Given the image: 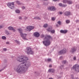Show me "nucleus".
Wrapping results in <instances>:
<instances>
[{
  "instance_id": "nucleus-34",
  "label": "nucleus",
  "mask_w": 79,
  "mask_h": 79,
  "mask_svg": "<svg viewBox=\"0 0 79 79\" xmlns=\"http://www.w3.org/2000/svg\"><path fill=\"white\" fill-rule=\"evenodd\" d=\"M12 31H14V32H15V31H16V30L15 28H14L13 27Z\"/></svg>"
},
{
  "instance_id": "nucleus-52",
  "label": "nucleus",
  "mask_w": 79,
  "mask_h": 79,
  "mask_svg": "<svg viewBox=\"0 0 79 79\" xmlns=\"http://www.w3.org/2000/svg\"><path fill=\"white\" fill-rule=\"evenodd\" d=\"M56 27H58V26H59L58 25V24H56Z\"/></svg>"
},
{
  "instance_id": "nucleus-16",
  "label": "nucleus",
  "mask_w": 79,
  "mask_h": 79,
  "mask_svg": "<svg viewBox=\"0 0 79 79\" xmlns=\"http://www.w3.org/2000/svg\"><path fill=\"white\" fill-rule=\"evenodd\" d=\"M52 29H53V28L52 27H51L47 29V31H52Z\"/></svg>"
},
{
  "instance_id": "nucleus-8",
  "label": "nucleus",
  "mask_w": 79,
  "mask_h": 79,
  "mask_svg": "<svg viewBox=\"0 0 79 79\" xmlns=\"http://www.w3.org/2000/svg\"><path fill=\"white\" fill-rule=\"evenodd\" d=\"M34 27L33 26H28L27 27V29H28L30 31H31L32 29H34Z\"/></svg>"
},
{
  "instance_id": "nucleus-31",
  "label": "nucleus",
  "mask_w": 79,
  "mask_h": 79,
  "mask_svg": "<svg viewBox=\"0 0 79 79\" xmlns=\"http://www.w3.org/2000/svg\"><path fill=\"white\" fill-rule=\"evenodd\" d=\"M5 32L6 34H7V35H8V34H10L9 32L7 30H6L5 31Z\"/></svg>"
},
{
  "instance_id": "nucleus-33",
  "label": "nucleus",
  "mask_w": 79,
  "mask_h": 79,
  "mask_svg": "<svg viewBox=\"0 0 79 79\" xmlns=\"http://www.w3.org/2000/svg\"><path fill=\"white\" fill-rule=\"evenodd\" d=\"M66 60L63 61L62 62V63L63 64H66Z\"/></svg>"
},
{
  "instance_id": "nucleus-46",
  "label": "nucleus",
  "mask_w": 79,
  "mask_h": 79,
  "mask_svg": "<svg viewBox=\"0 0 79 79\" xmlns=\"http://www.w3.org/2000/svg\"><path fill=\"white\" fill-rule=\"evenodd\" d=\"M6 44H10V43H9V42H6Z\"/></svg>"
},
{
  "instance_id": "nucleus-7",
  "label": "nucleus",
  "mask_w": 79,
  "mask_h": 79,
  "mask_svg": "<svg viewBox=\"0 0 79 79\" xmlns=\"http://www.w3.org/2000/svg\"><path fill=\"white\" fill-rule=\"evenodd\" d=\"M66 52V49H64L63 50L59 52V55H61V54H64Z\"/></svg>"
},
{
  "instance_id": "nucleus-45",
  "label": "nucleus",
  "mask_w": 79,
  "mask_h": 79,
  "mask_svg": "<svg viewBox=\"0 0 79 79\" xmlns=\"http://www.w3.org/2000/svg\"><path fill=\"white\" fill-rule=\"evenodd\" d=\"M72 79H74V76H73V75H72Z\"/></svg>"
},
{
  "instance_id": "nucleus-36",
  "label": "nucleus",
  "mask_w": 79,
  "mask_h": 79,
  "mask_svg": "<svg viewBox=\"0 0 79 79\" xmlns=\"http://www.w3.org/2000/svg\"><path fill=\"white\" fill-rule=\"evenodd\" d=\"M3 51H4L5 52H6L7 50V49L6 48H4L3 49Z\"/></svg>"
},
{
  "instance_id": "nucleus-11",
  "label": "nucleus",
  "mask_w": 79,
  "mask_h": 79,
  "mask_svg": "<svg viewBox=\"0 0 79 79\" xmlns=\"http://www.w3.org/2000/svg\"><path fill=\"white\" fill-rule=\"evenodd\" d=\"M34 35L35 37H39L40 36V34L38 32H35L34 33Z\"/></svg>"
},
{
  "instance_id": "nucleus-26",
  "label": "nucleus",
  "mask_w": 79,
  "mask_h": 79,
  "mask_svg": "<svg viewBox=\"0 0 79 79\" xmlns=\"http://www.w3.org/2000/svg\"><path fill=\"white\" fill-rule=\"evenodd\" d=\"M2 39H3V40H6V38L5 36H2Z\"/></svg>"
},
{
  "instance_id": "nucleus-35",
  "label": "nucleus",
  "mask_w": 79,
  "mask_h": 79,
  "mask_svg": "<svg viewBox=\"0 0 79 79\" xmlns=\"http://www.w3.org/2000/svg\"><path fill=\"white\" fill-rule=\"evenodd\" d=\"M52 21H55V17H52Z\"/></svg>"
},
{
  "instance_id": "nucleus-42",
  "label": "nucleus",
  "mask_w": 79,
  "mask_h": 79,
  "mask_svg": "<svg viewBox=\"0 0 79 79\" xmlns=\"http://www.w3.org/2000/svg\"><path fill=\"white\" fill-rule=\"evenodd\" d=\"M59 14H60V15H62L63 14V12H59Z\"/></svg>"
},
{
  "instance_id": "nucleus-18",
  "label": "nucleus",
  "mask_w": 79,
  "mask_h": 79,
  "mask_svg": "<svg viewBox=\"0 0 79 79\" xmlns=\"http://www.w3.org/2000/svg\"><path fill=\"white\" fill-rule=\"evenodd\" d=\"M23 61H27L28 60V58L26 57H23Z\"/></svg>"
},
{
  "instance_id": "nucleus-40",
  "label": "nucleus",
  "mask_w": 79,
  "mask_h": 79,
  "mask_svg": "<svg viewBox=\"0 0 79 79\" xmlns=\"http://www.w3.org/2000/svg\"><path fill=\"white\" fill-rule=\"evenodd\" d=\"M73 59L74 60H76V57H74Z\"/></svg>"
},
{
  "instance_id": "nucleus-22",
  "label": "nucleus",
  "mask_w": 79,
  "mask_h": 79,
  "mask_svg": "<svg viewBox=\"0 0 79 79\" xmlns=\"http://www.w3.org/2000/svg\"><path fill=\"white\" fill-rule=\"evenodd\" d=\"M6 66H7V65H6V66L4 67V68H3L2 69H1V70H0V72L2 71L4 69H5V68H6Z\"/></svg>"
},
{
  "instance_id": "nucleus-13",
  "label": "nucleus",
  "mask_w": 79,
  "mask_h": 79,
  "mask_svg": "<svg viewBox=\"0 0 79 79\" xmlns=\"http://www.w3.org/2000/svg\"><path fill=\"white\" fill-rule=\"evenodd\" d=\"M60 32L62 34H66L68 32V30H61L60 31Z\"/></svg>"
},
{
  "instance_id": "nucleus-53",
  "label": "nucleus",
  "mask_w": 79,
  "mask_h": 79,
  "mask_svg": "<svg viewBox=\"0 0 79 79\" xmlns=\"http://www.w3.org/2000/svg\"><path fill=\"white\" fill-rule=\"evenodd\" d=\"M49 79H53V78H49Z\"/></svg>"
},
{
  "instance_id": "nucleus-38",
  "label": "nucleus",
  "mask_w": 79,
  "mask_h": 79,
  "mask_svg": "<svg viewBox=\"0 0 79 79\" xmlns=\"http://www.w3.org/2000/svg\"><path fill=\"white\" fill-rule=\"evenodd\" d=\"M51 59H48L47 60L48 61H51Z\"/></svg>"
},
{
  "instance_id": "nucleus-20",
  "label": "nucleus",
  "mask_w": 79,
  "mask_h": 79,
  "mask_svg": "<svg viewBox=\"0 0 79 79\" xmlns=\"http://www.w3.org/2000/svg\"><path fill=\"white\" fill-rule=\"evenodd\" d=\"M15 13L19 14V13H20V11H19V10H15Z\"/></svg>"
},
{
  "instance_id": "nucleus-19",
  "label": "nucleus",
  "mask_w": 79,
  "mask_h": 79,
  "mask_svg": "<svg viewBox=\"0 0 79 79\" xmlns=\"http://www.w3.org/2000/svg\"><path fill=\"white\" fill-rule=\"evenodd\" d=\"M34 19H40V20L41 19L40 18V17H35L34 18Z\"/></svg>"
},
{
  "instance_id": "nucleus-6",
  "label": "nucleus",
  "mask_w": 79,
  "mask_h": 79,
  "mask_svg": "<svg viewBox=\"0 0 79 79\" xmlns=\"http://www.w3.org/2000/svg\"><path fill=\"white\" fill-rule=\"evenodd\" d=\"M17 60L19 62H23L24 61L23 57L19 56L17 58Z\"/></svg>"
},
{
  "instance_id": "nucleus-28",
  "label": "nucleus",
  "mask_w": 79,
  "mask_h": 79,
  "mask_svg": "<svg viewBox=\"0 0 79 79\" xmlns=\"http://www.w3.org/2000/svg\"><path fill=\"white\" fill-rule=\"evenodd\" d=\"M67 6L66 4H62V7H66Z\"/></svg>"
},
{
  "instance_id": "nucleus-37",
  "label": "nucleus",
  "mask_w": 79,
  "mask_h": 79,
  "mask_svg": "<svg viewBox=\"0 0 79 79\" xmlns=\"http://www.w3.org/2000/svg\"><path fill=\"white\" fill-rule=\"evenodd\" d=\"M62 3H60L59 4V5L60 6H62Z\"/></svg>"
},
{
  "instance_id": "nucleus-49",
  "label": "nucleus",
  "mask_w": 79,
  "mask_h": 79,
  "mask_svg": "<svg viewBox=\"0 0 79 79\" xmlns=\"http://www.w3.org/2000/svg\"><path fill=\"white\" fill-rule=\"evenodd\" d=\"M53 1H58V0H52Z\"/></svg>"
},
{
  "instance_id": "nucleus-4",
  "label": "nucleus",
  "mask_w": 79,
  "mask_h": 79,
  "mask_svg": "<svg viewBox=\"0 0 79 79\" xmlns=\"http://www.w3.org/2000/svg\"><path fill=\"white\" fill-rule=\"evenodd\" d=\"M7 6L10 9H14V8H15V4L13 2L8 3L7 4Z\"/></svg>"
},
{
  "instance_id": "nucleus-23",
  "label": "nucleus",
  "mask_w": 79,
  "mask_h": 79,
  "mask_svg": "<svg viewBox=\"0 0 79 79\" xmlns=\"http://www.w3.org/2000/svg\"><path fill=\"white\" fill-rule=\"evenodd\" d=\"M65 22L67 24H69V23H70V20H66Z\"/></svg>"
},
{
  "instance_id": "nucleus-30",
  "label": "nucleus",
  "mask_w": 79,
  "mask_h": 79,
  "mask_svg": "<svg viewBox=\"0 0 79 79\" xmlns=\"http://www.w3.org/2000/svg\"><path fill=\"white\" fill-rule=\"evenodd\" d=\"M50 32H51V33H52V34H54L55 33V30H51Z\"/></svg>"
},
{
  "instance_id": "nucleus-43",
  "label": "nucleus",
  "mask_w": 79,
  "mask_h": 79,
  "mask_svg": "<svg viewBox=\"0 0 79 79\" xmlns=\"http://www.w3.org/2000/svg\"><path fill=\"white\" fill-rule=\"evenodd\" d=\"M19 19H22V17H20L19 18Z\"/></svg>"
},
{
  "instance_id": "nucleus-44",
  "label": "nucleus",
  "mask_w": 79,
  "mask_h": 79,
  "mask_svg": "<svg viewBox=\"0 0 79 79\" xmlns=\"http://www.w3.org/2000/svg\"><path fill=\"white\" fill-rule=\"evenodd\" d=\"M49 68H52V65H49Z\"/></svg>"
},
{
  "instance_id": "nucleus-2",
  "label": "nucleus",
  "mask_w": 79,
  "mask_h": 79,
  "mask_svg": "<svg viewBox=\"0 0 79 79\" xmlns=\"http://www.w3.org/2000/svg\"><path fill=\"white\" fill-rule=\"evenodd\" d=\"M50 39L51 40H52V36L49 35H46L44 38V40H46L43 41V44L46 46L50 45L51 44V42L50 40Z\"/></svg>"
},
{
  "instance_id": "nucleus-50",
  "label": "nucleus",
  "mask_w": 79,
  "mask_h": 79,
  "mask_svg": "<svg viewBox=\"0 0 79 79\" xmlns=\"http://www.w3.org/2000/svg\"><path fill=\"white\" fill-rule=\"evenodd\" d=\"M42 37H45V35H42Z\"/></svg>"
},
{
  "instance_id": "nucleus-55",
  "label": "nucleus",
  "mask_w": 79,
  "mask_h": 79,
  "mask_svg": "<svg viewBox=\"0 0 79 79\" xmlns=\"http://www.w3.org/2000/svg\"><path fill=\"white\" fill-rule=\"evenodd\" d=\"M78 31H79V28L78 29Z\"/></svg>"
},
{
  "instance_id": "nucleus-41",
  "label": "nucleus",
  "mask_w": 79,
  "mask_h": 79,
  "mask_svg": "<svg viewBox=\"0 0 79 79\" xmlns=\"http://www.w3.org/2000/svg\"><path fill=\"white\" fill-rule=\"evenodd\" d=\"M76 23H79V20H77L76 21Z\"/></svg>"
},
{
  "instance_id": "nucleus-25",
  "label": "nucleus",
  "mask_w": 79,
  "mask_h": 79,
  "mask_svg": "<svg viewBox=\"0 0 79 79\" xmlns=\"http://www.w3.org/2000/svg\"><path fill=\"white\" fill-rule=\"evenodd\" d=\"M15 2L16 3H17V4H18V5H21V2H20L18 1H16Z\"/></svg>"
},
{
  "instance_id": "nucleus-27",
  "label": "nucleus",
  "mask_w": 79,
  "mask_h": 79,
  "mask_svg": "<svg viewBox=\"0 0 79 79\" xmlns=\"http://www.w3.org/2000/svg\"><path fill=\"white\" fill-rule=\"evenodd\" d=\"M48 26V24H44L43 26L44 27L46 28Z\"/></svg>"
},
{
  "instance_id": "nucleus-1",
  "label": "nucleus",
  "mask_w": 79,
  "mask_h": 79,
  "mask_svg": "<svg viewBox=\"0 0 79 79\" xmlns=\"http://www.w3.org/2000/svg\"><path fill=\"white\" fill-rule=\"evenodd\" d=\"M31 66V63L29 61L25 62L17 66L16 69L14 68V70L20 74L26 72L27 69Z\"/></svg>"
},
{
  "instance_id": "nucleus-15",
  "label": "nucleus",
  "mask_w": 79,
  "mask_h": 79,
  "mask_svg": "<svg viewBox=\"0 0 79 79\" xmlns=\"http://www.w3.org/2000/svg\"><path fill=\"white\" fill-rule=\"evenodd\" d=\"M48 72L54 73V72H55V69H50L48 70Z\"/></svg>"
},
{
  "instance_id": "nucleus-51",
  "label": "nucleus",
  "mask_w": 79,
  "mask_h": 79,
  "mask_svg": "<svg viewBox=\"0 0 79 79\" xmlns=\"http://www.w3.org/2000/svg\"><path fill=\"white\" fill-rule=\"evenodd\" d=\"M60 59H62V56H60Z\"/></svg>"
},
{
  "instance_id": "nucleus-54",
  "label": "nucleus",
  "mask_w": 79,
  "mask_h": 79,
  "mask_svg": "<svg viewBox=\"0 0 79 79\" xmlns=\"http://www.w3.org/2000/svg\"><path fill=\"white\" fill-rule=\"evenodd\" d=\"M44 0V1H47L48 0Z\"/></svg>"
},
{
  "instance_id": "nucleus-17",
  "label": "nucleus",
  "mask_w": 79,
  "mask_h": 79,
  "mask_svg": "<svg viewBox=\"0 0 79 79\" xmlns=\"http://www.w3.org/2000/svg\"><path fill=\"white\" fill-rule=\"evenodd\" d=\"M67 3L69 4V5H71V4H72L73 3V2L71 1H68Z\"/></svg>"
},
{
  "instance_id": "nucleus-29",
  "label": "nucleus",
  "mask_w": 79,
  "mask_h": 79,
  "mask_svg": "<svg viewBox=\"0 0 79 79\" xmlns=\"http://www.w3.org/2000/svg\"><path fill=\"white\" fill-rule=\"evenodd\" d=\"M57 24H58L60 26L61 24V22L60 21H59L57 22Z\"/></svg>"
},
{
  "instance_id": "nucleus-3",
  "label": "nucleus",
  "mask_w": 79,
  "mask_h": 79,
  "mask_svg": "<svg viewBox=\"0 0 79 79\" xmlns=\"http://www.w3.org/2000/svg\"><path fill=\"white\" fill-rule=\"evenodd\" d=\"M26 52L27 55H34V52L31 47H27L26 49Z\"/></svg>"
},
{
  "instance_id": "nucleus-21",
  "label": "nucleus",
  "mask_w": 79,
  "mask_h": 79,
  "mask_svg": "<svg viewBox=\"0 0 79 79\" xmlns=\"http://www.w3.org/2000/svg\"><path fill=\"white\" fill-rule=\"evenodd\" d=\"M13 29V27H8V29L9 30H10V31H12V29Z\"/></svg>"
},
{
  "instance_id": "nucleus-5",
  "label": "nucleus",
  "mask_w": 79,
  "mask_h": 79,
  "mask_svg": "<svg viewBox=\"0 0 79 79\" xmlns=\"http://www.w3.org/2000/svg\"><path fill=\"white\" fill-rule=\"evenodd\" d=\"M77 50V48L76 47H72L71 50H70V52L72 53H74L75 52H76Z\"/></svg>"
},
{
  "instance_id": "nucleus-12",
  "label": "nucleus",
  "mask_w": 79,
  "mask_h": 79,
  "mask_svg": "<svg viewBox=\"0 0 79 79\" xmlns=\"http://www.w3.org/2000/svg\"><path fill=\"white\" fill-rule=\"evenodd\" d=\"M20 35L22 37L23 39L25 40V39H26V37L27 36V35L26 34H23V33L22 34H20Z\"/></svg>"
},
{
  "instance_id": "nucleus-10",
  "label": "nucleus",
  "mask_w": 79,
  "mask_h": 79,
  "mask_svg": "<svg viewBox=\"0 0 79 79\" xmlns=\"http://www.w3.org/2000/svg\"><path fill=\"white\" fill-rule=\"evenodd\" d=\"M64 15L65 16H68L71 15V12L69 11H66L64 13Z\"/></svg>"
},
{
  "instance_id": "nucleus-47",
  "label": "nucleus",
  "mask_w": 79,
  "mask_h": 79,
  "mask_svg": "<svg viewBox=\"0 0 79 79\" xmlns=\"http://www.w3.org/2000/svg\"><path fill=\"white\" fill-rule=\"evenodd\" d=\"M22 8H23V9H25V6H23L22 7Z\"/></svg>"
},
{
  "instance_id": "nucleus-9",
  "label": "nucleus",
  "mask_w": 79,
  "mask_h": 79,
  "mask_svg": "<svg viewBox=\"0 0 79 79\" xmlns=\"http://www.w3.org/2000/svg\"><path fill=\"white\" fill-rule=\"evenodd\" d=\"M48 10H51V11H55L56 10V9L55 8V7L54 6H52L51 7H49L48 8Z\"/></svg>"
},
{
  "instance_id": "nucleus-32",
  "label": "nucleus",
  "mask_w": 79,
  "mask_h": 79,
  "mask_svg": "<svg viewBox=\"0 0 79 79\" xmlns=\"http://www.w3.org/2000/svg\"><path fill=\"white\" fill-rule=\"evenodd\" d=\"M15 42H16V43H17L18 44H20L19 42L18 41V40H15Z\"/></svg>"
},
{
  "instance_id": "nucleus-39",
  "label": "nucleus",
  "mask_w": 79,
  "mask_h": 79,
  "mask_svg": "<svg viewBox=\"0 0 79 79\" xmlns=\"http://www.w3.org/2000/svg\"><path fill=\"white\" fill-rule=\"evenodd\" d=\"M3 26L2 25H0V29H2V28H3Z\"/></svg>"
},
{
  "instance_id": "nucleus-48",
  "label": "nucleus",
  "mask_w": 79,
  "mask_h": 79,
  "mask_svg": "<svg viewBox=\"0 0 79 79\" xmlns=\"http://www.w3.org/2000/svg\"><path fill=\"white\" fill-rule=\"evenodd\" d=\"M24 19H27V17L26 16H25L24 17Z\"/></svg>"
},
{
  "instance_id": "nucleus-24",
  "label": "nucleus",
  "mask_w": 79,
  "mask_h": 79,
  "mask_svg": "<svg viewBox=\"0 0 79 79\" xmlns=\"http://www.w3.org/2000/svg\"><path fill=\"white\" fill-rule=\"evenodd\" d=\"M63 2L64 3H68V0H63Z\"/></svg>"
},
{
  "instance_id": "nucleus-14",
  "label": "nucleus",
  "mask_w": 79,
  "mask_h": 79,
  "mask_svg": "<svg viewBox=\"0 0 79 79\" xmlns=\"http://www.w3.org/2000/svg\"><path fill=\"white\" fill-rule=\"evenodd\" d=\"M18 31H19V32L21 34H23V30L21 28L18 29H17Z\"/></svg>"
}]
</instances>
